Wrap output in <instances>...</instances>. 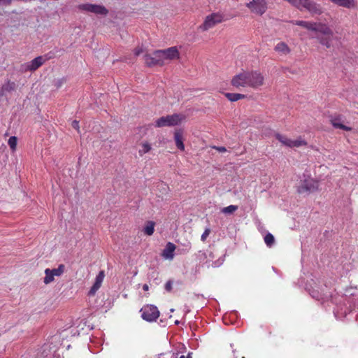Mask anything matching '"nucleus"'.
Instances as JSON below:
<instances>
[{
    "label": "nucleus",
    "instance_id": "nucleus-1",
    "mask_svg": "<svg viewBox=\"0 0 358 358\" xmlns=\"http://www.w3.org/2000/svg\"><path fill=\"white\" fill-rule=\"evenodd\" d=\"M185 119V115L175 113L171 115L162 116L155 122L157 127H173L178 125Z\"/></svg>",
    "mask_w": 358,
    "mask_h": 358
},
{
    "label": "nucleus",
    "instance_id": "nucleus-2",
    "mask_svg": "<svg viewBox=\"0 0 358 358\" xmlns=\"http://www.w3.org/2000/svg\"><path fill=\"white\" fill-rule=\"evenodd\" d=\"M143 320L152 322H155L159 316V311L157 306L148 304L142 307L140 310Z\"/></svg>",
    "mask_w": 358,
    "mask_h": 358
},
{
    "label": "nucleus",
    "instance_id": "nucleus-3",
    "mask_svg": "<svg viewBox=\"0 0 358 358\" xmlns=\"http://www.w3.org/2000/svg\"><path fill=\"white\" fill-rule=\"evenodd\" d=\"M48 59L44 58L43 56H38L29 62L22 64L20 65V71L24 73L27 71H35L40 66H41Z\"/></svg>",
    "mask_w": 358,
    "mask_h": 358
},
{
    "label": "nucleus",
    "instance_id": "nucleus-4",
    "mask_svg": "<svg viewBox=\"0 0 358 358\" xmlns=\"http://www.w3.org/2000/svg\"><path fill=\"white\" fill-rule=\"evenodd\" d=\"M318 189V182L313 179H306L301 181L298 187L297 192L299 194H306L314 192Z\"/></svg>",
    "mask_w": 358,
    "mask_h": 358
},
{
    "label": "nucleus",
    "instance_id": "nucleus-5",
    "mask_svg": "<svg viewBox=\"0 0 358 358\" xmlns=\"http://www.w3.org/2000/svg\"><path fill=\"white\" fill-rule=\"evenodd\" d=\"M159 50H155L151 54H146L144 55V60L146 66L149 67L155 66H163L164 65V62H163L162 59L161 57V55L158 54Z\"/></svg>",
    "mask_w": 358,
    "mask_h": 358
},
{
    "label": "nucleus",
    "instance_id": "nucleus-6",
    "mask_svg": "<svg viewBox=\"0 0 358 358\" xmlns=\"http://www.w3.org/2000/svg\"><path fill=\"white\" fill-rule=\"evenodd\" d=\"M248 86L253 88L263 85L264 77L258 71H246Z\"/></svg>",
    "mask_w": 358,
    "mask_h": 358
},
{
    "label": "nucleus",
    "instance_id": "nucleus-7",
    "mask_svg": "<svg viewBox=\"0 0 358 358\" xmlns=\"http://www.w3.org/2000/svg\"><path fill=\"white\" fill-rule=\"evenodd\" d=\"M222 20L223 16L221 14L212 13L206 17L204 22L200 26V28L202 29L203 31H206L215 24L222 22Z\"/></svg>",
    "mask_w": 358,
    "mask_h": 358
},
{
    "label": "nucleus",
    "instance_id": "nucleus-8",
    "mask_svg": "<svg viewBox=\"0 0 358 358\" xmlns=\"http://www.w3.org/2000/svg\"><path fill=\"white\" fill-rule=\"evenodd\" d=\"M250 10L258 15H263L267 10V3L265 0H253L246 4Z\"/></svg>",
    "mask_w": 358,
    "mask_h": 358
},
{
    "label": "nucleus",
    "instance_id": "nucleus-9",
    "mask_svg": "<svg viewBox=\"0 0 358 358\" xmlns=\"http://www.w3.org/2000/svg\"><path fill=\"white\" fill-rule=\"evenodd\" d=\"M305 8L311 15H320L323 13L322 7L320 4L313 0H302L301 10Z\"/></svg>",
    "mask_w": 358,
    "mask_h": 358
},
{
    "label": "nucleus",
    "instance_id": "nucleus-10",
    "mask_svg": "<svg viewBox=\"0 0 358 358\" xmlns=\"http://www.w3.org/2000/svg\"><path fill=\"white\" fill-rule=\"evenodd\" d=\"M158 54L161 55L163 62L165 63L166 60H173L179 57V52L176 46L169 48L164 50H159Z\"/></svg>",
    "mask_w": 358,
    "mask_h": 358
},
{
    "label": "nucleus",
    "instance_id": "nucleus-11",
    "mask_svg": "<svg viewBox=\"0 0 358 358\" xmlns=\"http://www.w3.org/2000/svg\"><path fill=\"white\" fill-rule=\"evenodd\" d=\"M80 8L87 12L106 15L108 13V10L101 5L85 3L80 6Z\"/></svg>",
    "mask_w": 358,
    "mask_h": 358
},
{
    "label": "nucleus",
    "instance_id": "nucleus-12",
    "mask_svg": "<svg viewBox=\"0 0 358 358\" xmlns=\"http://www.w3.org/2000/svg\"><path fill=\"white\" fill-rule=\"evenodd\" d=\"M276 139H278L282 144L289 147H300L302 145H305L306 142L303 141H292L291 139L287 138L285 136L276 133L275 134Z\"/></svg>",
    "mask_w": 358,
    "mask_h": 358
},
{
    "label": "nucleus",
    "instance_id": "nucleus-13",
    "mask_svg": "<svg viewBox=\"0 0 358 358\" xmlns=\"http://www.w3.org/2000/svg\"><path fill=\"white\" fill-rule=\"evenodd\" d=\"M329 121L333 127L336 129H340L344 131H351L352 128L348 126H345L343 122V117L341 115H331L329 117Z\"/></svg>",
    "mask_w": 358,
    "mask_h": 358
},
{
    "label": "nucleus",
    "instance_id": "nucleus-14",
    "mask_svg": "<svg viewBox=\"0 0 358 358\" xmlns=\"http://www.w3.org/2000/svg\"><path fill=\"white\" fill-rule=\"evenodd\" d=\"M247 73L246 71H243L240 73L239 74L236 75L231 80V85L234 87H248L247 82Z\"/></svg>",
    "mask_w": 358,
    "mask_h": 358
},
{
    "label": "nucleus",
    "instance_id": "nucleus-15",
    "mask_svg": "<svg viewBox=\"0 0 358 358\" xmlns=\"http://www.w3.org/2000/svg\"><path fill=\"white\" fill-rule=\"evenodd\" d=\"M313 29L311 31L315 32V35L320 34V36L324 35H333L332 30L324 24H317L313 22Z\"/></svg>",
    "mask_w": 358,
    "mask_h": 358
},
{
    "label": "nucleus",
    "instance_id": "nucleus-16",
    "mask_svg": "<svg viewBox=\"0 0 358 358\" xmlns=\"http://www.w3.org/2000/svg\"><path fill=\"white\" fill-rule=\"evenodd\" d=\"M105 277L104 271H99V274L96 276L95 282L92 287H91L89 294L93 295L96 293V292L100 288L101 283Z\"/></svg>",
    "mask_w": 358,
    "mask_h": 358
},
{
    "label": "nucleus",
    "instance_id": "nucleus-17",
    "mask_svg": "<svg viewBox=\"0 0 358 358\" xmlns=\"http://www.w3.org/2000/svg\"><path fill=\"white\" fill-rule=\"evenodd\" d=\"M310 296L317 300V301H322V302L327 301L331 297L329 294H325L323 292H320L319 289H315L313 288L310 291Z\"/></svg>",
    "mask_w": 358,
    "mask_h": 358
},
{
    "label": "nucleus",
    "instance_id": "nucleus-18",
    "mask_svg": "<svg viewBox=\"0 0 358 358\" xmlns=\"http://www.w3.org/2000/svg\"><path fill=\"white\" fill-rule=\"evenodd\" d=\"M174 140L176 142V147L180 150H185V145L183 143V131L182 129H177L174 132Z\"/></svg>",
    "mask_w": 358,
    "mask_h": 358
},
{
    "label": "nucleus",
    "instance_id": "nucleus-19",
    "mask_svg": "<svg viewBox=\"0 0 358 358\" xmlns=\"http://www.w3.org/2000/svg\"><path fill=\"white\" fill-rule=\"evenodd\" d=\"M175 250L176 245L173 243L169 242L162 252V256L166 259H173Z\"/></svg>",
    "mask_w": 358,
    "mask_h": 358
},
{
    "label": "nucleus",
    "instance_id": "nucleus-20",
    "mask_svg": "<svg viewBox=\"0 0 358 358\" xmlns=\"http://www.w3.org/2000/svg\"><path fill=\"white\" fill-rule=\"evenodd\" d=\"M333 35H324L320 36V34H317L314 36V38H317L319 42L326 46L327 48L331 47V42Z\"/></svg>",
    "mask_w": 358,
    "mask_h": 358
},
{
    "label": "nucleus",
    "instance_id": "nucleus-21",
    "mask_svg": "<svg viewBox=\"0 0 358 358\" xmlns=\"http://www.w3.org/2000/svg\"><path fill=\"white\" fill-rule=\"evenodd\" d=\"M290 22L292 23L293 24L303 27L307 29L308 30L311 31V29H313V22H311L303 20H292Z\"/></svg>",
    "mask_w": 358,
    "mask_h": 358
},
{
    "label": "nucleus",
    "instance_id": "nucleus-22",
    "mask_svg": "<svg viewBox=\"0 0 358 358\" xmlns=\"http://www.w3.org/2000/svg\"><path fill=\"white\" fill-rule=\"evenodd\" d=\"M224 96L230 101H236L239 99H244L246 95L238 93H224Z\"/></svg>",
    "mask_w": 358,
    "mask_h": 358
},
{
    "label": "nucleus",
    "instance_id": "nucleus-23",
    "mask_svg": "<svg viewBox=\"0 0 358 358\" xmlns=\"http://www.w3.org/2000/svg\"><path fill=\"white\" fill-rule=\"evenodd\" d=\"M275 50L277 51V52H282L283 54H287L290 52V49L287 46V45L284 43V42H280V43H278L275 48Z\"/></svg>",
    "mask_w": 358,
    "mask_h": 358
},
{
    "label": "nucleus",
    "instance_id": "nucleus-24",
    "mask_svg": "<svg viewBox=\"0 0 358 358\" xmlns=\"http://www.w3.org/2000/svg\"><path fill=\"white\" fill-rule=\"evenodd\" d=\"M3 90L7 92L15 91L16 89V84L14 82L8 80L6 83L2 85Z\"/></svg>",
    "mask_w": 358,
    "mask_h": 358
},
{
    "label": "nucleus",
    "instance_id": "nucleus-25",
    "mask_svg": "<svg viewBox=\"0 0 358 358\" xmlns=\"http://www.w3.org/2000/svg\"><path fill=\"white\" fill-rule=\"evenodd\" d=\"M154 227L155 222L152 221H148L146 223L145 227H144V232L148 236H151L154 233Z\"/></svg>",
    "mask_w": 358,
    "mask_h": 358
},
{
    "label": "nucleus",
    "instance_id": "nucleus-26",
    "mask_svg": "<svg viewBox=\"0 0 358 358\" xmlns=\"http://www.w3.org/2000/svg\"><path fill=\"white\" fill-rule=\"evenodd\" d=\"M45 276L43 279V282L45 284L48 285V284L52 282V281H54V276H53L52 273H51L50 268H46L45 270Z\"/></svg>",
    "mask_w": 358,
    "mask_h": 358
},
{
    "label": "nucleus",
    "instance_id": "nucleus-27",
    "mask_svg": "<svg viewBox=\"0 0 358 358\" xmlns=\"http://www.w3.org/2000/svg\"><path fill=\"white\" fill-rule=\"evenodd\" d=\"M65 270V266L64 264H59L57 268L50 269L53 276H60L63 274Z\"/></svg>",
    "mask_w": 358,
    "mask_h": 358
},
{
    "label": "nucleus",
    "instance_id": "nucleus-28",
    "mask_svg": "<svg viewBox=\"0 0 358 358\" xmlns=\"http://www.w3.org/2000/svg\"><path fill=\"white\" fill-rule=\"evenodd\" d=\"M264 241L268 246L271 247L274 243V236L271 234L268 233L264 237Z\"/></svg>",
    "mask_w": 358,
    "mask_h": 358
},
{
    "label": "nucleus",
    "instance_id": "nucleus-29",
    "mask_svg": "<svg viewBox=\"0 0 358 358\" xmlns=\"http://www.w3.org/2000/svg\"><path fill=\"white\" fill-rule=\"evenodd\" d=\"M17 142V137L11 136L9 138L8 143L12 150H15L16 148Z\"/></svg>",
    "mask_w": 358,
    "mask_h": 358
},
{
    "label": "nucleus",
    "instance_id": "nucleus-30",
    "mask_svg": "<svg viewBox=\"0 0 358 358\" xmlns=\"http://www.w3.org/2000/svg\"><path fill=\"white\" fill-rule=\"evenodd\" d=\"M238 207L236 206L230 205L227 207H225L222 209V212L224 213H233L235 210H236Z\"/></svg>",
    "mask_w": 358,
    "mask_h": 358
},
{
    "label": "nucleus",
    "instance_id": "nucleus-31",
    "mask_svg": "<svg viewBox=\"0 0 358 358\" xmlns=\"http://www.w3.org/2000/svg\"><path fill=\"white\" fill-rule=\"evenodd\" d=\"M210 233V229L209 228H206L201 236V240L202 241H205L206 240L207 237L209 236Z\"/></svg>",
    "mask_w": 358,
    "mask_h": 358
},
{
    "label": "nucleus",
    "instance_id": "nucleus-32",
    "mask_svg": "<svg viewBox=\"0 0 358 358\" xmlns=\"http://www.w3.org/2000/svg\"><path fill=\"white\" fill-rule=\"evenodd\" d=\"M151 149L150 145L149 143H143V150H140V152L146 153L149 152Z\"/></svg>",
    "mask_w": 358,
    "mask_h": 358
},
{
    "label": "nucleus",
    "instance_id": "nucleus-33",
    "mask_svg": "<svg viewBox=\"0 0 358 358\" xmlns=\"http://www.w3.org/2000/svg\"><path fill=\"white\" fill-rule=\"evenodd\" d=\"M172 285H173V281L171 280H169V281L166 282V283L165 284V289L170 292H171L172 290Z\"/></svg>",
    "mask_w": 358,
    "mask_h": 358
},
{
    "label": "nucleus",
    "instance_id": "nucleus-34",
    "mask_svg": "<svg viewBox=\"0 0 358 358\" xmlns=\"http://www.w3.org/2000/svg\"><path fill=\"white\" fill-rule=\"evenodd\" d=\"M66 80L64 78L59 79L55 82V85L57 87V88H59L63 85V83Z\"/></svg>",
    "mask_w": 358,
    "mask_h": 358
},
{
    "label": "nucleus",
    "instance_id": "nucleus-35",
    "mask_svg": "<svg viewBox=\"0 0 358 358\" xmlns=\"http://www.w3.org/2000/svg\"><path fill=\"white\" fill-rule=\"evenodd\" d=\"M71 127L76 129L77 131H79V122L77 120H73L71 122Z\"/></svg>",
    "mask_w": 358,
    "mask_h": 358
},
{
    "label": "nucleus",
    "instance_id": "nucleus-36",
    "mask_svg": "<svg viewBox=\"0 0 358 358\" xmlns=\"http://www.w3.org/2000/svg\"><path fill=\"white\" fill-rule=\"evenodd\" d=\"M143 52V49L141 48H137L134 50V55L136 56L140 55Z\"/></svg>",
    "mask_w": 358,
    "mask_h": 358
},
{
    "label": "nucleus",
    "instance_id": "nucleus-37",
    "mask_svg": "<svg viewBox=\"0 0 358 358\" xmlns=\"http://www.w3.org/2000/svg\"><path fill=\"white\" fill-rule=\"evenodd\" d=\"M11 2V0H0V4L8 5Z\"/></svg>",
    "mask_w": 358,
    "mask_h": 358
},
{
    "label": "nucleus",
    "instance_id": "nucleus-38",
    "mask_svg": "<svg viewBox=\"0 0 358 358\" xmlns=\"http://www.w3.org/2000/svg\"><path fill=\"white\" fill-rule=\"evenodd\" d=\"M216 149L220 152H224L226 151V148L224 147H217Z\"/></svg>",
    "mask_w": 358,
    "mask_h": 358
},
{
    "label": "nucleus",
    "instance_id": "nucleus-39",
    "mask_svg": "<svg viewBox=\"0 0 358 358\" xmlns=\"http://www.w3.org/2000/svg\"><path fill=\"white\" fill-rule=\"evenodd\" d=\"M5 95V91L3 90V87L0 89V97L3 96Z\"/></svg>",
    "mask_w": 358,
    "mask_h": 358
},
{
    "label": "nucleus",
    "instance_id": "nucleus-40",
    "mask_svg": "<svg viewBox=\"0 0 358 358\" xmlns=\"http://www.w3.org/2000/svg\"><path fill=\"white\" fill-rule=\"evenodd\" d=\"M148 289H149V287H148V285L147 284H144V285H143V289L144 291H148Z\"/></svg>",
    "mask_w": 358,
    "mask_h": 358
},
{
    "label": "nucleus",
    "instance_id": "nucleus-41",
    "mask_svg": "<svg viewBox=\"0 0 358 358\" xmlns=\"http://www.w3.org/2000/svg\"><path fill=\"white\" fill-rule=\"evenodd\" d=\"M192 352H189L187 356L185 358H192Z\"/></svg>",
    "mask_w": 358,
    "mask_h": 358
},
{
    "label": "nucleus",
    "instance_id": "nucleus-42",
    "mask_svg": "<svg viewBox=\"0 0 358 358\" xmlns=\"http://www.w3.org/2000/svg\"><path fill=\"white\" fill-rule=\"evenodd\" d=\"M175 324H180V321H178V320H176V321H175Z\"/></svg>",
    "mask_w": 358,
    "mask_h": 358
},
{
    "label": "nucleus",
    "instance_id": "nucleus-43",
    "mask_svg": "<svg viewBox=\"0 0 358 358\" xmlns=\"http://www.w3.org/2000/svg\"><path fill=\"white\" fill-rule=\"evenodd\" d=\"M173 311H174L173 308L171 309V312H173Z\"/></svg>",
    "mask_w": 358,
    "mask_h": 358
},
{
    "label": "nucleus",
    "instance_id": "nucleus-44",
    "mask_svg": "<svg viewBox=\"0 0 358 358\" xmlns=\"http://www.w3.org/2000/svg\"><path fill=\"white\" fill-rule=\"evenodd\" d=\"M235 358H236V357H235Z\"/></svg>",
    "mask_w": 358,
    "mask_h": 358
}]
</instances>
